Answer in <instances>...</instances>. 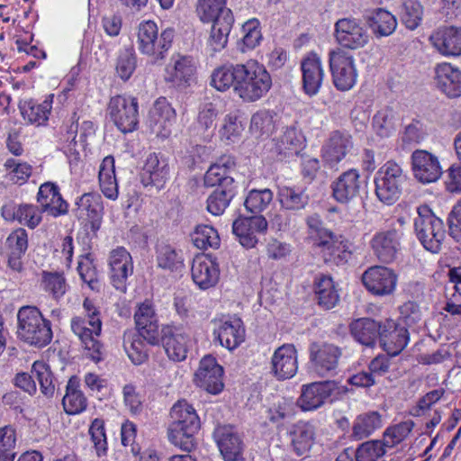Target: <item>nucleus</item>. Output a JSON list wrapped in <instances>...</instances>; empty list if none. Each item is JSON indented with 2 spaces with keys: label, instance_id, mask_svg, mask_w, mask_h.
Returning <instances> with one entry per match:
<instances>
[{
  "label": "nucleus",
  "instance_id": "1",
  "mask_svg": "<svg viewBox=\"0 0 461 461\" xmlns=\"http://www.w3.org/2000/svg\"><path fill=\"white\" fill-rule=\"evenodd\" d=\"M137 332L126 331L123 334V348L135 365L144 363L148 357V344L155 346L160 342V329L158 319L153 306L149 303H141L134 314Z\"/></svg>",
  "mask_w": 461,
  "mask_h": 461
},
{
  "label": "nucleus",
  "instance_id": "2",
  "mask_svg": "<svg viewBox=\"0 0 461 461\" xmlns=\"http://www.w3.org/2000/svg\"><path fill=\"white\" fill-rule=\"evenodd\" d=\"M171 423L167 429L169 441L184 451L195 447L194 434L200 429L195 410L186 401H178L170 411Z\"/></svg>",
  "mask_w": 461,
  "mask_h": 461
},
{
  "label": "nucleus",
  "instance_id": "3",
  "mask_svg": "<svg viewBox=\"0 0 461 461\" xmlns=\"http://www.w3.org/2000/svg\"><path fill=\"white\" fill-rule=\"evenodd\" d=\"M17 320V337L20 340L39 348L50 343L53 337L51 323L37 307H21Z\"/></svg>",
  "mask_w": 461,
  "mask_h": 461
},
{
  "label": "nucleus",
  "instance_id": "4",
  "mask_svg": "<svg viewBox=\"0 0 461 461\" xmlns=\"http://www.w3.org/2000/svg\"><path fill=\"white\" fill-rule=\"evenodd\" d=\"M237 82L235 94L248 103L259 100L272 86L270 74L258 62L241 64Z\"/></svg>",
  "mask_w": 461,
  "mask_h": 461
},
{
  "label": "nucleus",
  "instance_id": "5",
  "mask_svg": "<svg viewBox=\"0 0 461 461\" xmlns=\"http://www.w3.org/2000/svg\"><path fill=\"white\" fill-rule=\"evenodd\" d=\"M306 223L309 233L315 240L314 245L320 249L324 261L339 264L342 260L341 254L346 251L341 236H337L326 229L318 214L309 216Z\"/></svg>",
  "mask_w": 461,
  "mask_h": 461
},
{
  "label": "nucleus",
  "instance_id": "6",
  "mask_svg": "<svg viewBox=\"0 0 461 461\" xmlns=\"http://www.w3.org/2000/svg\"><path fill=\"white\" fill-rule=\"evenodd\" d=\"M406 176L402 167L393 161H387L376 173L375 194L386 204L394 203L400 197Z\"/></svg>",
  "mask_w": 461,
  "mask_h": 461
},
{
  "label": "nucleus",
  "instance_id": "7",
  "mask_svg": "<svg viewBox=\"0 0 461 461\" xmlns=\"http://www.w3.org/2000/svg\"><path fill=\"white\" fill-rule=\"evenodd\" d=\"M157 24L152 21H146L140 24L138 30L139 50L155 60L163 59L164 52L170 47L174 38V30H164L158 38Z\"/></svg>",
  "mask_w": 461,
  "mask_h": 461
},
{
  "label": "nucleus",
  "instance_id": "8",
  "mask_svg": "<svg viewBox=\"0 0 461 461\" xmlns=\"http://www.w3.org/2000/svg\"><path fill=\"white\" fill-rule=\"evenodd\" d=\"M88 318V325L86 327L84 320L80 318H73L71 321V330L75 335L78 337L86 350L88 351L89 357L98 362L102 358L103 345L98 340V337L102 330V321L100 319V311L86 312Z\"/></svg>",
  "mask_w": 461,
  "mask_h": 461
},
{
  "label": "nucleus",
  "instance_id": "9",
  "mask_svg": "<svg viewBox=\"0 0 461 461\" xmlns=\"http://www.w3.org/2000/svg\"><path fill=\"white\" fill-rule=\"evenodd\" d=\"M139 104L135 97L116 95L111 98L108 112L111 120L123 133L131 132L139 124Z\"/></svg>",
  "mask_w": 461,
  "mask_h": 461
},
{
  "label": "nucleus",
  "instance_id": "10",
  "mask_svg": "<svg viewBox=\"0 0 461 461\" xmlns=\"http://www.w3.org/2000/svg\"><path fill=\"white\" fill-rule=\"evenodd\" d=\"M329 61L335 87L340 91L351 89L357 77L353 56L337 49L330 52Z\"/></svg>",
  "mask_w": 461,
  "mask_h": 461
},
{
  "label": "nucleus",
  "instance_id": "11",
  "mask_svg": "<svg viewBox=\"0 0 461 461\" xmlns=\"http://www.w3.org/2000/svg\"><path fill=\"white\" fill-rule=\"evenodd\" d=\"M310 361L314 372L321 376H331L337 373L342 350L335 344L312 342L309 348Z\"/></svg>",
  "mask_w": 461,
  "mask_h": 461
},
{
  "label": "nucleus",
  "instance_id": "12",
  "mask_svg": "<svg viewBox=\"0 0 461 461\" xmlns=\"http://www.w3.org/2000/svg\"><path fill=\"white\" fill-rule=\"evenodd\" d=\"M361 279L368 292L380 296L391 294L397 283V276L393 270L382 266L368 267Z\"/></svg>",
  "mask_w": 461,
  "mask_h": 461
},
{
  "label": "nucleus",
  "instance_id": "13",
  "mask_svg": "<svg viewBox=\"0 0 461 461\" xmlns=\"http://www.w3.org/2000/svg\"><path fill=\"white\" fill-rule=\"evenodd\" d=\"M335 36L338 42L348 49L357 50L368 42V33L355 18H342L335 23Z\"/></svg>",
  "mask_w": 461,
  "mask_h": 461
},
{
  "label": "nucleus",
  "instance_id": "14",
  "mask_svg": "<svg viewBox=\"0 0 461 461\" xmlns=\"http://www.w3.org/2000/svg\"><path fill=\"white\" fill-rule=\"evenodd\" d=\"M222 367L212 356H205L200 361L198 370L194 374V383L197 386L212 394H217L223 388Z\"/></svg>",
  "mask_w": 461,
  "mask_h": 461
},
{
  "label": "nucleus",
  "instance_id": "15",
  "mask_svg": "<svg viewBox=\"0 0 461 461\" xmlns=\"http://www.w3.org/2000/svg\"><path fill=\"white\" fill-rule=\"evenodd\" d=\"M337 389V383L330 380L304 384L302 386L297 404L303 411L316 410L322 406L325 401Z\"/></svg>",
  "mask_w": 461,
  "mask_h": 461
},
{
  "label": "nucleus",
  "instance_id": "16",
  "mask_svg": "<svg viewBox=\"0 0 461 461\" xmlns=\"http://www.w3.org/2000/svg\"><path fill=\"white\" fill-rule=\"evenodd\" d=\"M176 120L175 110L166 98L158 99L149 113L148 126L158 137L167 138Z\"/></svg>",
  "mask_w": 461,
  "mask_h": 461
},
{
  "label": "nucleus",
  "instance_id": "17",
  "mask_svg": "<svg viewBox=\"0 0 461 461\" xmlns=\"http://www.w3.org/2000/svg\"><path fill=\"white\" fill-rule=\"evenodd\" d=\"M267 229V221L262 215L240 217L232 224L233 233L247 249L254 248L258 241L256 234L265 233Z\"/></svg>",
  "mask_w": 461,
  "mask_h": 461
},
{
  "label": "nucleus",
  "instance_id": "18",
  "mask_svg": "<svg viewBox=\"0 0 461 461\" xmlns=\"http://www.w3.org/2000/svg\"><path fill=\"white\" fill-rule=\"evenodd\" d=\"M297 369V351L293 344H284L275 350L271 359V373L277 380L292 378Z\"/></svg>",
  "mask_w": 461,
  "mask_h": 461
},
{
  "label": "nucleus",
  "instance_id": "19",
  "mask_svg": "<svg viewBox=\"0 0 461 461\" xmlns=\"http://www.w3.org/2000/svg\"><path fill=\"white\" fill-rule=\"evenodd\" d=\"M379 341L388 355L396 356L408 344V330L393 320H386L381 324Z\"/></svg>",
  "mask_w": 461,
  "mask_h": 461
},
{
  "label": "nucleus",
  "instance_id": "20",
  "mask_svg": "<svg viewBox=\"0 0 461 461\" xmlns=\"http://www.w3.org/2000/svg\"><path fill=\"white\" fill-rule=\"evenodd\" d=\"M76 216L85 225L89 224L93 231L100 229L103 218L101 196L96 194H84L77 202Z\"/></svg>",
  "mask_w": 461,
  "mask_h": 461
},
{
  "label": "nucleus",
  "instance_id": "21",
  "mask_svg": "<svg viewBox=\"0 0 461 461\" xmlns=\"http://www.w3.org/2000/svg\"><path fill=\"white\" fill-rule=\"evenodd\" d=\"M1 215L5 221H18L31 229L35 228L41 221V211L38 206L16 203L14 201H8L2 206Z\"/></svg>",
  "mask_w": 461,
  "mask_h": 461
},
{
  "label": "nucleus",
  "instance_id": "22",
  "mask_svg": "<svg viewBox=\"0 0 461 461\" xmlns=\"http://www.w3.org/2000/svg\"><path fill=\"white\" fill-rule=\"evenodd\" d=\"M37 202L41 207V212L58 217L67 214L68 204L62 198L59 186L51 182L42 184L38 192Z\"/></svg>",
  "mask_w": 461,
  "mask_h": 461
},
{
  "label": "nucleus",
  "instance_id": "23",
  "mask_svg": "<svg viewBox=\"0 0 461 461\" xmlns=\"http://www.w3.org/2000/svg\"><path fill=\"white\" fill-rule=\"evenodd\" d=\"M370 246L380 262L385 264L393 262L400 250L397 231L391 230L375 233L370 241Z\"/></svg>",
  "mask_w": 461,
  "mask_h": 461
},
{
  "label": "nucleus",
  "instance_id": "24",
  "mask_svg": "<svg viewBox=\"0 0 461 461\" xmlns=\"http://www.w3.org/2000/svg\"><path fill=\"white\" fill-rule=\"evenodd\" d=\"M303 88L308 95H314L320 90L323 81V69L321 59L315 53H310L301 61Z\"/></svg>",
  "mask_w": 461,
  "mask_h": 461
},
{
  "label": "nucleus",
  "instance_id": "25",
  "mask_svg": "<svg viewBox=\"0 0 461 461\" xmlns=\"http://www.w3.org/2000/svg\"><path fill=\"white\" fill-rule=\"evenodd\" d=\"M109 265L113 286L124 291L126 280L133 269L130 253L124 248L113 249L110 254Z\"/></svg>",
  "mask_w": 461,
  "mask_h": 461
},
{
  "label": "nucleus",
  "instance_id": "26",
  "mask_svg": "<svg viewBox=\"0 0 461 461\" xmlns=\"http://www.w3.org/2000/svg\"><path fill=\"white\" fill-rule=\"evenodd\" d=\"M360 175L356 169L342 173L331 185L334 199L341 203H348L359 195Z\"/></svg>",
  "mask_w": 461,
  "mask_h": 461
},
{
  "label": "nucleus",
  "instance_id": "27",
  "mask_svg": "<svg viewBox=\"0 0 461 461\" xmlns=\"http://www.w3.org/2000/svg\"><path fill=\"white\" fill-rule=\"evenodd\" d=\"M168 176L167 161L156 153L149 154L140 175L142 184L145 186L152 185L160 189L164 186Z\"/></svg>",
  "mask_w": 461,
  "mask_h": 461
},
{
  "label": "nucleus",
  "instance_id": "28",
  "mask_svg": "<svg viewBox=\"0 0 461 461\" xmlns=\"http://www.w3.org/2000/svg\"><path fill=\"white\" fill-rule=\"evenodd\" d=\"M351 137L340 131H333L322 148V158L330 166L339 163L352 149Z\"/></svg>",
  "mask_w": 461,
  "mask_h": 461
},
{
  "label": "nucleus",
  "instance_id": "29",
  "mask_svg": "<svg viewBox=\"0 0 461 461\" xmlns=\"http://www.w3.org/2000/svg\"><path fill=\"white\" fill-rule=\"evenodd\" d=\"M214 435L225 461H237L241 456L243 443L232 427H220Z\"/></svg>",
  "mask_w": 461,
  "mask_h": 461
},
{
  "label": "nucleus",
  "instance_id": "30",
  "mask_svg": "<svg viewBox=\"0 0 461 461\" xmlns=\"http://www.w3.org/2000/svg\"><path fill=\"white\" fill-rule=\"evenodd\" d=\"M436 86L450 98L461 95V71L448 63L438 64L435 70Z\"/></svg>",
  "mask_w": 461,
  "mask_h": 461
},
{
  "label": "nucleus",
  "instance_id": "31",
  "mask_svg": "<svg viewBox=\"0 0 461 461\" xmlns=\"http://www.w3.org/2000/svg\"><path fill=\"white\" fill-rule=\"evenodd\" d=\"M160 341L170 359L181 361L186 357L187 338L180 330L173 326H165L160 330Z\"/></svg>",
  "mask_w": 461,
  "mask_h": 461
},
{
  "label": "nucleus",
  "instance_id": "32",
  "mask_svg": "<svg viewBox=\"0 0 461 461\" xmlns=\"http://www.w3.org/2000/svg\"><path fill=\"white\" fill-rule=\"evenodd\" d=\"M208 45L213 51H220L224 49L228 42V37L234 23L231 11H223L221 18L212 20Z\"/></svg>",
  "mask_w": 461,
  "mask_h": 461
},
{
  "label": "nucleus",
  "instance_id": "33",
  "mask_svg": "<svg viewBox=\"0 0 461 461\" xmlns=\"http://www.w3.org/2000/svg\"><path fill=\"white\" fill-rule=\"evenodd\" d=\"M434 47L446 56L461 55V28L448 26L437 31Z\"/></svg>",
  "mask_w": 461,
  "mask_h": 461
},
{
  "label": "nucleus",
  "instance_id": "34",
  "mask_svg": "<svg viewBox=\"0 0 461 461\" xmlns=\"http://www.w3.org/2000/svg\"><path fill=\"white\" fill-rule=\"evenodd\" d=\"M192 278L201 289L214 286L219 280V269L210 259L196 258L192 265Z\"/></svg>",
  "mask_w": 461,
  "mask_h": 461
},
{
  "label": "nucleus",
  "instance_id": "35",
  "mask_svg": "<svg viewBox=\"0 0 461 461\" xmlns=\"http://www.w3.org/2000/svg\"><path fill=\"white\" fill-rule=\"evenodd\" d=\"M315 435L312 424L307 421H299L290 430L291 447L294 454L301 456L312 447Z\"/></svg>",
  "mask_w": 461,
  "mask_h": 461
},
{
  "label": "nucleus",
  "instance_id": "36",
  "mask_svg": "<svg viewBox=\"0 0 461 461\" xmlns=\"http://www.w3.org/2000/svg\"><path fill=\"white\" fill-rule=\"evenodd\" d=\"M214 335L221 347L232 350L244 340L245 330L241 320L234 319L222 322Z\"/></svg>",
  "mask_w": 461,
  "mask_h": 461
},
{
  "label": "nucleus",
  "instance_id": "37",
  "mask_svg": "<svg viewBox=\"0 0 461 461\" xmlns=\"http://www.w3.org/2000/svg\"><path fill=\"white\" fill-rule=\"evenodd\" d=\"M381 324L370 318H360L351 322L350 332L357 341L372 347L379 339Z\"/></svg>",
  "mask_w": 461,
  "mask_h": 461
},
{
  "label": "nucleus",
  "instance_id": "38",
  "mask_svg": "<svg viewBox=\"0 0 461 461\" xmlns=\"http://www.w3.org/2000/svg\"><path fill=\"white\" fill-rule=\"evenodd\" d=\"M313 286L318 304L322 308L330 310L339 303V295L330 276L320 275Z\"/></svg>",
  "mask_w": 461,
  "mask_h": 461
},
{
  "label": "nucleus",
  "instance_id": "39",
  "mask_svg": "<svg viewBox=\"0 0 461 461\" xmlns=\"http://www.w3.org/2000/svg\"><path fill=\"white\" fill-rule=\"evenodd\" d=\"M194 66L190 57H180L175 61L172 68H167L166 80L171 82L176 87L185 88L193 78Z\"/></svg>",
  "mask_w": 461,
  "mask_h": 461
},
{
  "label": "nucleus",
  "instance_id": "40",
  "mask_svg": "<svg viewBox=\"0 0 461 461\" xmlns=\"http://www.w3.org/2000/svg\"><path fill=\"white\" fill-rule=\"evenodd\" d=\"M99 184L105 197L115 200L118 197V184L115 177L114 159L111 156L104 158L99 170Z\"/></svg>",
  "mask_w": 461,
  "mask_h": 461
},
{
  "label": "nucleus",
  "instance_id": "41",
  "mask_svg": "<svg viewBox=\"0 0 461 461\" xmlns=\"http://www.w3.org/2000/svg\"><path fill=\"white\" fill-rule=\"evenodd\" d=\"M78 387V378L71 376L66 387V394L62 398V405L68 414H77L86 408V398Z\"/></svg>",
  "mask_w": 461,
  "mask_h": 461
},
{
  "label": "nucleus",
  "instance_id": "42",
  "mask_svg": "<svg viewBox=\"0 0 461 461\" xmlns=\"http://www.w3.org/2000/svg\"><path fill=\"white\" fill-rule=\"evenodd\" d=\"M414 227L417 237L428 251H432V209L428 204L418 207Z\"/></svg>",
  "mask_w": 461,
  "mask_h": 461
},
{
  "label": "nucleus",
  "instance_id": "43",
  "mask_svg": "<svg viewBox=\"0 0 461 461\" xmlns=\"http://www.w3.org/2000/svg\"><path fill=\"white\" fill-rule=\"evenodd\" d=\"M19 109L23 118L27 121L28 123L39 126L48 120L51 104L48 101L37 104L35 101L31 99L20 102Z\"/></svg>",
  "mask_w": 461,
  "mask_h": 461
},
{
  "label": "nucleus",
  "instance_id": "44",
  "mask_svg": "<svg viewBox=\"0 0 461 461\" xmlns=\"http://www.w3.org/2000/svg\"><path fill=\"white\" fill-rule=\"evenodd\" d=\"M31 373L40 385V391L46 400H50L55 394L54 375L48 364L43 361H35Z\"/></svg>",
  "mask_w": 461,
  "mask_h": 461
},
{
  "label": "nucleus",
  "instance_id": "45",
  "mask_svg": "<svg viewBox=\"0 0 461 461\" xmlns=\"http://www.w3.org/2000/svg\"><path fill=\"white\" fill-rule=\"evenodd\" d=\"M368 24L375 37H384L395 31L397 20L388 11L379 8L369 17Z\"/></svg>",
  "mask_w": 461,
  "mask_h": 461
},
{
  "label": "nucleus",
  "instance_id": "46",
  "mask_svg": "<svg viewBox=\"0 0 461 461\" xmlns=\"http://www.w3.org/2000/svg\"><path fill=\"white\" fill-rule=\"evenodd\" d=\"M240 65L222 66L216 68L212 74L211 85L221 92H224L230 87L235 92Z\"/></svg>",
  "mask_w": 461,
  "mask_h": 461
},
{
  "label": "nucleus",
  "instance_id": "47",
  "mask_svg": "<svg viewBox=\"0 0 461 461\" xmlns=\"http://www.w3.org/2000/svg\"><path fill=\"white\" fill-rule=\"evenodd\" d=\"M414 177L422 184L432 182V154L424 149H417L411 155Z\"/></svg>",
  "mask_w": 461,
  "mask_h": 461
},
{
  "label": "nucleus",
  "instance_id": "48",
  "mask_svg": "<svg viewBox=\"0 0 461 461\" xmlns=\"http://www.w3.org/2000/svg\"><path fill=\"white\" fill-rule=\"evenodd\" d=\"M278 198L282 207L291 211L303 209L309 203V196L302 188L279 187Z\"/></svg>",
  "mask_w": 461,
  "mask_h": 461
},
{
  "label": "nucleus",
  "instance_id": "49",
  "mask_svg": "<svg viewBox=\"0 0 461 461\" xmlns=\"http://www.w3.org/2000/svg\"><path fill=\"white\" fill-rule=\"evenodd\" d=\"M303 141L294 127H287L283 134L276 140V152L284 157L298 155Z\"/></svg>",
  "mask_w": 461,
  "mask_h": 461
},
{
  "label": "nucleus",
  "instance_id": "50",
  "mask_svg": "<svg viewBox=\"0 0 461 461\" xmlns=\"http://www.w3.org/2000/svg\"><path fill=\"white\" fill-rule=\"evenodd\" d=\"M235 194V186L216 187L207 198V211L216 216L221 215Z\"/></svg>",
  "mask_w": 461,
  "mask_h": 461
},
{
  "label": "nucleus",
  "instance_id": "51",
  "mask_svg": "<svg viewBox=\"0 0 461 461\" xmlns=\"http://www.w3.org/2000/svg\"><path fill=\"white\" fill-rule=\"evenodd\" d=\"M380 426L381 419L377 412L359 415L354 422L352 437L357 440H361L370 436Z\"/></svg>",
  "mask_w": 461,
  "mask_h": 461
},
{
  "label": "nucleus",
  "instance_id": "52",
  "mask_svg": "<svg viewBox=\"0 0 461 461\" xmlns=\"http://www.w3.org/2000/svg\"><path fill=\"white\" fill-rule=\"evenodd\" d=\"M226 0H198L196 12L203 23L221 18L223 11H231L225 6Z\"/></svg>",
  "mask_w": 461,
  "mask_h": 461
},
{
  "label": "nucleus",
  "instance_id": "53",
  "mask_svg": "<svg viewBox=\"0 0 461 461\" xmlns=\"http://www.w3.org/2000/svg\"><path fill=\"white\" fill-rule=\"evenodd\" d=\"M273 200V193L270 189H253L247 195L244 205L251 213L263 212Z\"/></svg>",
  "mask_w": 461,
  "mask_h": 461
},
{
  "label": "nucleus",
  "instance_id": "54",
  "mask_svg": "<svg viewBox=\"0 0 461 461\" xmlns=\"http://www.w3.org/2000/svg\"><path fill=\"white\" fill-rule=\"evenodd\" d=\"M192 241L199 249L218 248L220 238L215 229L209 225H199L192 234Z\"/></svg>",
  "mask_w": 461,
  "mask_h": 461
},
{
  "label": "nucleus",
  "instance_id": "55",
  "mask_svg": "<svg viewBox=\"0 0 461 461\" xmlns=\"http://www.w3.org/2000/svg\"><path fill=\"white\" fill-rule=\"evenodd\" d=\"M422 6L417 0H404L401 6L400 17L410 30L416 29L422 17Z\"/></svg>",
  "mask_w": 461,
  "mask_h": 461
},
{
  "label": "nucleus",
  "instance_id": "56",
  "mask_svg": "<svg viewBox=\"0 0 461 461\" xmlns=\"http://www.w3.org/2000/svg\"><path fill=\"white\" fill-rule=\"evenodd\" d=\"M395 113L390 107L378 111L373 118V127L381 137H388L394 130Z\"/></svg>",
  "mask_w": 461,
  "mask_h": 461
},
{
  "label": "nucleus",
  "instance_id": "57",
  "mask_svg": "<svg viewBox=\"0 0 461 461\" xmlns=\"http://www.w3.org/2000/svg\"><path fill=\"white\" fill-rule=\"evenodd\" d=\"M158 266L163 269L174 270L182 265V258L176 250L167 244H159L157 247Z\"/></svg>",
  "mask_w": 461,
  "mask_h": 461
},
{
  "label": "nucleus",
  "instance_id": "58",
  "mask_svg": "<svg viewBox=\"0 0 461 461\" xmlns=\"http://www.w3.org/2000/svg\"><path fill=\"white\" fill-rule=\"evenodd\" d=\"M386 447L384 439L364 442L356 451V459L357 461H376L385 454Z\"/></svg>",
  "mask_w": 461,
  "mask_h": 461
},
{
  "label": "nucleus",
  "instance_id": "59",
  "mask_svg": "<svg viewBox=\"0 0 461 461\" xmlns=\"http://www.w3.org/2000/svg\"><path fill=\"white\" fill-rule=\"evenodd\" d=\"M414 422L408 420L386 429L384 433V444L387 447H393L404 440L413 429Z\"/></svg>",
  "mask_w": 461,
  "mask_h": 461
},
{
  "label": "nucleus",
  "instance_id": "60",
  "mask_svg": "<svg viewBox=\"0 0 461 461\" xmlns=\"http://www.w3.org/2000/svg\"><path fill=\"white\" fill-rule=\"evenodd\" d=\"M242 30L244 36L242 38V46L240 48L242 52L249 50H253L259 45L262 40V33L259 28V22L257 19H251L246 22Z\"/></svg>",
  "mask_w": 461,
  "mask_h": 461
},
{
  "label": "nucleus",
  "instance_id": "61",
  "mask_svg": "<svg viewBox=\"0 0 461 461\" xmlns=\"http://www.w3.org/2000/svg\"><path fill=\"white\" fill-rule=\"evenodd\" d=\"M275 130L274 116L270 112H258L251 117L250 131L253 134L269 135Z\"/></svg>",
  "mask_w": 461,
  "mask_h": 461
},
{
  "label": "nucleus",
  "instance_id": "62",
  "mask_svg": "<svg viewBox=\"0 0 461 461\" xmlns=\"http://www.w3.org/2000/svg\"><path fill=\"white\" fill-rule=\"evenodd\" d=\"M233 177L225 172V169L219 167V165H212L204 176V185L207 186L226 187L234 186Z\"/></svg>",
  "mask_w": 461,
  "mask_h": 461
},
{
  "label": "nucleus",
  "instance_id": "63",
  "mask_svg": "<svg viewBox=\"0 0 461 461\" xmlns=\"http://www.w3.org/2000/svg\"><path fill=\"white\" fill-rule=\"evenodd\" d=\"M77 271L81 279L88 284L91 289H96L98 285V278L95 267L93 264L91 254L83 255L78 261Z\"/></svg>",
  "mask_w": 461,
  "mask_h": 461
},
{
  "label": "nucleus",
  "instance_id": "64",
  "mask_svg": "<svg viewBox=\"0 0 461 461\" xmlns=\"http://www.w3.org/2000/svg\"><path fill=\"white\" fill-rule=\"evenodd\" d=\"M136 68V57L131 49L121 52L116 62V73L123 80H128Z\"/></svg>",
  "mask_w": 461,
  "mask_h": 461
}]
</instances>
